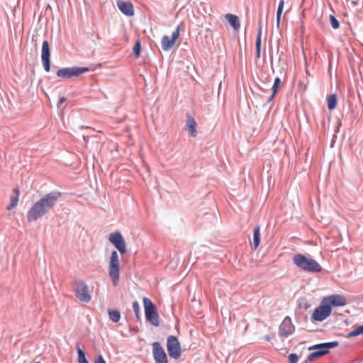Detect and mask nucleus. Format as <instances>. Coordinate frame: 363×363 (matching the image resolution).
I'll return each mask as SVG.
<instances>
[{
	"label": "nucleus",
	"mask_w": 363,
	"mask_h": 363,
	"mask_svg": "<svg viewBox=\"0 0 363 363\" xmlns=\"http://www.w3.org/2000/svg\"><path fill=\"white\" fill-rule=\"evenodd\" d=\"M108 275L114 286H118L120 278V264L118 252L113 250L108 260Z\"/></svg>",
	"instance_id": "7ed1b4c3"
},
{
	"label": "nucleus",
	"mask_w": 363,
	"mask_h": 363,
	"mask_svg": "<svg viewBox=\"0 0 363 363\" xmlns=\"http://www.w3.org/2000/svg\"><path fill=\"white\" fill-rule=\"evenodd\" d=\"M133 311L137 316V318H139V312H140V306L137 301H134L133 303Z\"/></svg>",
	"instance_id": "c756f323"
},
{
	"label": "nucleus",
	"mask_w": 363,
	"mask_h": 363,
	"mask_svg": "<svg viewBox=\"0 0 363 363\" xmlns=\"http://www.w3.org/2000/svg\"><path fill=\"white\" fill-rule=\"evenodd\" d=\"M180 26H178L172 33V37L164 35L161 40V46L163 50L167 51L173 48L177 39L179 37Z\"/></svg>",
	"instance_id": "9b49d317"
},
{
	"label": "nucleus",
	"mask_w": 363,
	"mask_h": 363,
	"mask_svg": "<svg viewBox=\"0 0 363 363\" xmlns=\"http://www.w3.org/2000/svg\"><path fill=\"white\" fill-rule=\"evenodd\" d=\"M152 353L156 363H168L167 356L159 342L152 344Z\"/></svg>",
	"instance_id": "ddd939ff"
},
{
	"label": "nucleus",
	"mask_w": 363,
	"mask_h": 363,
	"mask_svg": "<svg viewBox=\"0 0 363 363\" xmlns=\"http://www.w3.org/2000/svg\"><path fill=\"white\" fill-rule=\"evenodd\" d=\"M347 2H350L352 6H359L360 4V0H347Z\"/></svg>",
	"instance_id": "2f4dec72"
},
{
	"label": "nucleus",
	"mask_w": 363,
	"mask_h": 363,
	"mask_svg": "<svg viewBox=\"0 0 363 363\" xmlns=\"http://www.w3.org/2000/svg\"><path fill=\"white\" fill-rule=\"evenodd\" d=\"M329 21H330V25L333 29L339 28V27H340L339 21L336 19V18L334 16L330 15L329 16Z\"/></svg>",
	"instance_id": "c85d7f7f"
},
{
	"label": "nucleus",
	"mask_w": 363,
	"mask_h": 363,
	"mask_svg": "<svg viewBox=\"0 0 363 363\" xmlns=\"http://www.w3.org/2000/svg\"><path fill=\"white\" fill-rule=\"evenodd\" d=\"M108 240L121 255H124L127 252L125 240L120 232L116 231L111 233Z\"/></svg>",
	"instance_id": "1a4fd4ad"
},
{
	"label": "nucleus",
	"mask_w": 363,
	"mask_h": 363,
	"mask_svg": "<svg viewBox=\"0 0 363 363\" xmlns=\"http://www.w3.org/2000/svg\"><path fill=\"white\" fill-rule=\"evenodd\" d=\"M358 335H363V325H359L357 327L353 330L350 331L349 333H347L345 337L347 338H351L353 337H356Z\"/></svg>",
	"instance_id": "b1692460"
},
{
	"label": "nucleus",
	"mask_w": 363,
	"mask_h": 363,
	"mask_svg": "<svg viewBox=\"0 0 363 363\" xmlns=\"http://www.w3.org/2000/svg\"><path fill=\"white\" fill-rule=\"evenodd\" d=\"M186 130L192 137H196L197 135L196 122L189 113L186 115Z\"/></svg>",
	"instance_id": "f3484780"
},
{
	"label": "nucleus",
	"mask_w": 363,
	"mask_h": 363,
	"mask_svg": "<svg viewBox=\"0 0 363 363\" xmlns=\"http://www.w3.org/2000/svg\"><path fill=\"white\" fill-rule=\"evenodd\" d=\"M89 69L87 67H74L62 68L57 72V76L65 79H69L72 77H78L83 73L89 72Z\"/></svg>",
	"instance_id": "6e6552de"
},
{
	"label": "nucleus",
	"mask_w": 363,
	"mask_h": 363,
	"mask_svg": "<svg viewBox=\"0 0 363 363\" xmlns=\"http://www.w3.org/2000/svg\"><path fill=\"white\" fill-rule=\"evenodd\" d=\"M77 360L79 363H89V362L86 359L84 352L80 347H77Z\"/></svg>",
	"instance_id": "bb28decb"
},
{
	"label": "nucleus",
	"mask_w": 363,
	"mask_h": 363,
	"mask_svg": "<svg viewBox=\"0 0 363 363\" xmlns=\"http://www.w3.org/2000/svg\"><path fill=\"white\" fill-rule=\"evenodd\" d=\"M225 18L235 30H237L240 28V23L237 16L231 13H227L225 15Z\"/></svg>",
	"instance_id": "aec40b11"
},
{
	"label": "nucleus",
	"mask_w": 363,
	"mask_h": 363,
	"mask_svg": "<svg viewBox=\"0 0 363 363\" xmlns=\"http://www.w3.org/2000/svg\"><path fill=\"white\" fill-rule=\"evenodd\" d=\"M281 79L279 77H277L274 79V84H273V86H272V94L271 96L269 99V101L271 100H272V99L276 95V94L277 92V90H278V89L279 88V86L281 85Z\"/></svg>",
	"instance_id": "393cba45"
},
{
	"label": "nucleus",
	"mask_w": 363,
	"mask_h": 363,
	"mask_svg": "<svg viewBox=\"0 0 363 363\" xmlns=\"http://www.w3.org/2000/svg\"><path fill=\"white\" fill-rule=\"evenodd\" d=\"M116 4L119 10L125 16H133L134 15L133 5L130 1L118 0Z\"/></svg>",
	"instance_id": "dca6fc26"
},
{
	"label": "nucleus",
	"mask_w": 363,
	"mask_h": 363,
	"mask_svg": "<svg viewBox=\"0 0 363 363\" xmlns=\"http://www.w3.org/2000/svg\"><path fill=\"white\" fill-rule=\"evenodd\" d=\"M94 363H106L102 355L99 354L98 358L95 360Z\"/></svg>",
	"instance_id": "473e14b6"
},
{
	"label": "nucleus",
	"mask_w": 363,
	"mask_h": 363,
	"mask_svg": "<svg viewBox=\"0 0 363 363\" xmlns=\"http://www.w3.org/2000/svg\"><path fill=\"white\" fill-rule=\"evenodd\" d=\"M74 291L76 297L81 301L88 303L91 300V295L87 285L83 281L74 283Z\"/></svg>",
	"instance_id": "0eeeda50"
},
{
	"label": "nucleus",
	"mask_w": 363,
	"mask_h": 363,
	"mask_svg": "<svg viewBox=\"0 0 363 363\" xmlns=\"http://www.w3.org/2000/svg\"><path fill=\"white\" fill-rule=\"evenodd\" d=\"M331 311L332 308L326 303H323L322 300L320 305L314 310L311 318L315 321H323L330 315Z\"/></svg>",
	"instance_id": "9d476101"
},
{
	"label": "nucleus",
	"mask_w": 363,
	"mask_h": 363,
	"mask_svg": "<svg viewBox=\"0 0 363 363\" xmlns=\"http://www.w3.org/2000/svg\"><path fill=\"white\" fill-rule=\"evenodd\" d=\"M67 99L65 97H62L58 104H57V107H60L61 106V104H62L63 103H65Z\"/></svg>",
	"instance_id": "72a5a7b5"
},
{
	"label": "nucleus",
	"mask_w": 363,
	"mask_h": 363,
	"mask_svg": "<svg viewBox=\"0 0 363 363\" xmlns=\"http://www.w3.org/2000/svg\"><path fill=\"white\" fill-rule=\"evenodd\" d=\"M327 105H328V109L330 111H333V109L335 108L336 105H337V96H336V94H333L330 95L328 97Z\"/></svg>",
	"instance_id": "4be33fe9"
},
{
	"label": "nucleus",
	"mask_w": 363,
	"mask_h": 363,
	"mask_svg": "<svg viewBox=\"0 0 363 363\" xmlns=\"http://www.w3.org/2000/svg\"><path fill=\"white\" fill-rule=\"evenodd\" d=\"M60 196V193L51 192L37 201L27 213V220L29 223L36 221L53 208Z\"/></svg>",
	"instance_id": "f257e3e1"
},
{
	"label": "nucleus",
	"mask_w": 363,
	"mask_h": 363,
	"mask_svg": "<svg viewBox=\"0 0 363 363\" xmlns=\"http://www.w3.org/2000/svg\"><path fill=\"white\" fill-rule=\"evenodd\" d=\"M167 349L170 357L177 359L181 356V345L178 339L170 335L167 338Z\"/></svg>",
	"instance_id": "423d86ee"
},
{
	"label": "nucleus",
	"mask_w": 363,
	"mask_h": 363,
	"mask_svg": "<svg viewBox=\"0 0 363 363\" xmlns=\"http://www.w3.org/2000/svg\"><path fill=\"white\" fill-rule=\"evenodd\" d=\"M293 262L296 267L307 272L319 273L323 269L318 262L302 254L295 255Z\"/></svg>",
	"instance_id": "f03ea898"
},
{
	"label": "nucleus",
	"mask_w": 363,
	"mask_h": 363,
	"mask_svg": "<svg viewBox=\"0 0 363 363\" xmlns=\"http://www.w3.org/2000/svg\"><path fill=\"white\" fill-rule=\"evenodd\" d=\"M284 0H280L279 5H278V8H277V11L276 21H277V28H279V25H280L281 16L283 9H284Z\"/></svg>",
	"instance_id": "5701e85b"
},
{
	"label": "nucleus",
	"mask_w": 363,
	"mask_h": 363,
	"mask_svg": "<svg viewBox=\"0 0 363 363\" xmlns=\"http://www.w3.org/2000/svg\"><path fill=\"white\" fill-rule=\"evenodd\" d=\"M298 356L296 354H290L289 356V363H297L298 362Z\"/></svg>",
	"instance_id": "7c9ffc66"
},
{
	"label": "nucleus",
	"mask_w": 363,
	"mask_h": 363,
	"mask_svg": "<svg viewBox=\"0 0 363 363\" xmlns=\"http://www.w3.org/2000/svg\"><path fill=\"white\" fill-rule=\"evenodd\" d=\"M323 303H326L330 308L333 306H343L346 305L347 301L344 296L340 294H333L323 298Z\"/></svg>",
	"instance_id": "4468645a"
},
{
	"label": "nucleus",
	"mask_w": 363,
	"mask_h": 363,
	"mask_svg": "<svg viewBox=\"0 0 363 363\" xmlns=\"http://www.w3.org/2000/svg\"><path fill=\"white\" fill-rule=\"evenodd\" d=\"M13 194H14L13 195L11 196L10 203L6 208L7 210H9V211L15 208L18 203L20 191L18 187H16L13 189Z\"/></svg>",
	"instance_id": "6ab92c4d"
},
{
	"label": "nucleus",
	"mask_w": 363,
	"mask_h": 363,
	"mask_svg": "<svg viewBox=\"0 0 363 363\" xmlns=\"http://www.w3.org/2000/svg\"><path fill=\"white\" fill-rule=\"evenodd\" d=\"M295 330L291 318L286 316L279 326V335L282 338H286L291 335Z\"/></svg>",
	"instance_id": "f8f14e48"
},
{
	"label": "nucleus",
	"mask_w": 363,
	"mask_h": 363,
	"mask_svg": "<svg viewBox=\"0 0 363 363\" xmlns=\"http://www.w3.org/2000/svg\"><path fill=\"white\" fill-rule=\"evenodd\" d=\"M50 51L49 43L47 40H44L42 45L41 59L44 69L48 72L50 70Z\"/></svg>",
	"instance_id": "2eb2a0df"
},
{
	"label": "nucleus",
	"mask_w": 363,
	"mask_h": 363,
	"mask_svg": "<svg viewBox=\"0 0 363 363\" xmlns=\"http://www.w3.org/2000/svg\"><path fill=\"white\" fill-rule=\"evenodd\" d=\"M266 340H267V341H269V340H270V338H269V337H266Z\"/></svg>",
	"instance_id": "f704fd0d"
},
{
	"label": "nucleus",
	"mask_w": 363,
	"mask_h": 363,
	"mask_svg": "<svg viewBox=\"0 0 363 363\" xmlns=\"http://www.w3.org/2000/svg\"><path fill=\"white\" fill-rule=\"evenodd\" d=\"M143 304L146 319L153 325L158 326L160 325L159 315L155 304L147 297L143 298Z\"/></svg>",
	"instance_id": "20e7f679"
},
{
	"label": "nucleus",
	"mask_w": 363,
	"mask_h": 363,
	"mask_svg": "<svg viewBox=\"0 0 363 363\" xmlns=\"http://www.w3.org/2000/svg\"><path fill=\"white\" fill-rule=\"evenodd\" d=\"M133 52L135 54V57L136 58L139 57L140 55V51H141V43L140 40H138L133 48Z\"/></svg>",
	"instance_id": "cd10ccee"
},
{
	"label": "nucleus",
	"mask_w": 363,
	"mask_h": 363,
	"mask_svg": "<svg viewBox=\"0 0 363 363\" xmlns=\"http://www.w3.org/2000/svg\"><path fill=\"white\" fill-rule=\"evenodd\" d=\"M259 26H258V32L256 39V56L257 58L260 57V52H261V38H262V21H259Z\"/></svg>",
	"instance_id": "a211bd4d"
},
{
	"label": "nucleus",
	"mask_w": 363,
	"mask_h": 363,
	"mask_svg": "<svg viewBox=\"0 0 363 363\" xmlns=\"http://www.w3.org/2000/svg\"><path fill=\"white\" fill-rule=\"evenodd\" d=\"M108 315H109V318L110 319L115 322V323H117L120 320V318H121V313H120V311H118V310H111L108 311Z\"/></svg>",
	"instance_id": "a878e982"
},
{
	"label": "nucleus",
	"mask_w": 363,
	"mask_h": 363,
	"mask_svg": "<svg viewBox=\"0 0 363 363\" xmlns=\"http://www.w3.org/2000/svg\"><path fill=\"white\" fill-rule=\"evenodd\" d=\"M337 345L338 342L337 341H334L311 346L308 348L309 350H318V351L311 353L308 356V360L313 361L315 358L323 356L328 353L330 349L336 347Z\"/></svg>",
	"instance_id": "39448f33"
},
{
	"label": "nucleus",
	"mask_w": 363,
	"mask_h": 363,
	"mask_svg": "<svg viewBox=\"0 0 363 363\" xmlns=\"http://www.w3.org/2000/svg\"><path fill=\"white\" fill-rule=\"evenodd\" d=\"M260 242V228L256 226L253 232V249L257 250Z\"/></svg>",
	"instance_id": "412c9836"
}]
</instances>
